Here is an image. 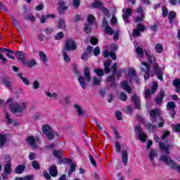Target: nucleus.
<instances>
[{
  "label": "nucleus",
  "instance_id": "obj_1",
  "mask_svg": "<svg viewBox=\"0 0 180 180\" xmlns=\"http://www.w3.org/2000/svg\"><path fill=\"white\" fill-rule=\"evenodd\" d=\"M6 103L8 105L11 113L15 116H22L23 112L27 109V102L20 101L13 103V98H8Z\"/></svg>",
  "mask_w": 180,
  "mask_h": 180
},
{
  "label": "nucleus",
  "instance_id": "obj_2",
  "mask_svg": "<svg viewBox=\"0 0 180 180\" xmlns=\"http://www.w3.org/2000/svg\"><path fill=\"white\" fill-rule=\"evenodd\" d=\"M75 74L77 76L78 82L83 89H86V82H91V70L85 67L84 70V76L81 75L79 71L75 69Z\"/></svg>",
  "mask_w": 180,
  "mask_h": 180
},
{
  "label": "nucleus",
  "instance_id": "obj_3",
  "mask_svg": "<svg viewBox=\"0 0 180 180\" xmlns=\"http://www.w3.org/2000/svg\"><path fill=\"white\" fill-rule=\"evenodd\" d=\"M160 113L161 110L158 108L152 110L150 112V115L153 122H155V120H157V116L158 117L159 120H160V122H158V127H162L164 126V120L160 117Z\"/></svg>",
  "mask_w": 180,
  "mask_h": 180
},
{
  "label": "nucleus",
  "instance_id": "obj_4",
  "mask_svg": "<svg viewBox=\"0 0 180 180\" xmlns=\"http://www.w3.org/2000/svg\"><path fill=\"white\" fill-rule=\"evenodd\" d=\"M42 131L44 134L48 137L49 140H53L54 138V132H53V129L50 125L45 124L42 127Z\"/></svg>",
  "mask_w": 180,
  "mask_h": 180
},
{
  "label": "nucleus",
  "instance_id": "obj_5",
  "mask_svg": "<svg viewBox=\"0 0 180 180\" xmlns=\"http://www.w3.org/2000/svg\"><path fill=\"white\" fill-rule=\"evenodd\" d=\"M65 51H74L77 50V44H75V41L72 39H68L65 44L64 49Z\"/></svg>",
  "mask_w": 180,
  "mask_h": 180
},
{
  "label": "nucleus",
  "instance_id": "obj_6",
  "mask_svg": "<svg viewBox=\"0 0 180 180\" xmlns=\"http://www.w3.org/2000/svg\"><path fill=\"white\" fill-rule=\"evenodd\" d=\"M87 22L89 24L85 25H84V32L85 33H91V25H92V23H94V22H95V16H94V15L90 14L87 16Z\"/></svg>",
  "mask_w": 180,
  "mask_h": 180
},
{
  "label": "nucleus",
  "instance_id": "obj_7",
  "mask_svg": "<svg viewBox=\"0 0 180 180\" xmlns=\"http://www.w3.org/2000/svg\"><path fill=\"white\" fill-rule=\"evenodd\" d=\"M138 16L134 18V22H143L144 20V8L139 7L136 9Z\"/></svg>",
  "mask_w": 180,
  "mask_h": 180
},
{
  "label": "nucleus",
  "instance_id": "obj_8",
  "mask_svg": "<svg viewBox=\"0 0 180 180\" xmlns=\"http://www.w3.org/2000/svg\"><path fill=\"white\" fill-rule=\"evenodd\" d=\"M135 129L138 132L141 141H142V143H146V141L147 140V135H146V134L143 132L141 127L137 125L135 127Z\"/></svg>",
  "mask_w": 180,
  "mask_h": 180
},
{
  "label": "nucleus",
  "instance_id": "obj_9",
  "mask_svg": "<svg viewBox=\"0 0 180 180\" xmlns=\"http://www.w3.org/2000/svg\"><path fill=\"white\" fill-rule=\"evenodd\" d=\"M157 155H158V151H157V150H152L149 152L148 158L152 167H155L154 158H155Z\"/></svg>",
  "mask_w": 180,
  "mask_h": 180
},
{
  "label": "nucleus",
  "instance_id": "obj_10",
  "mask_svg": "<svg viewBox=\"0 0 180 180\" xmlns=\"http://www.w3.org/2000/svg\"><path fill=\"white\" fill-rule=\"evenodd\" d=\"M159 146L160 150H162V151H164L165 154H169V150H172V148H174V145H172V143L165 145V143H159Z\"/></svg>",
  "mask_w": 180,
  "mask_h": 180
},
{
  "label": "nucleus",
  "instance_id": "obj_11",
  "mask_svg": "<svg viewBox=\"0 0 180 180\" xmlns=\"http://www.w3.org/2000/svg\"><path fill=\"white\" fill-rule=\"evenodd\" d=\"M142 70L146 72L144 75L145 81H147L150 78V65L146 62H142Z\"/></svg>",
  "mask_w": 180,
  "mask_h": 180
},
{
  "label": "nucleus",
  "instance_id": "obj_12",
  "mask_svg": "<svg viewBox=\"0 0 180 180\" xmlns=\"http://www.w3.org/2000/svg\"><path fill=\"white\" fill-rule=\"evenodd\" d=\"M27 143L32 146L33 148H37V141H39V138H34L33 136H28L26 139Z\"/></svg>",
  "mask_w": 180,
  "mask_h": 180
},
{
  "label": "nucleus",
  "instance_id": "obj_13",
  "mask_svg": "<svg viewBox=\"0 0 180 180\" xmlns=\"http://www.w3.org/2000/svg\"><path fill=\"white\" fill-rule=\"evenodd\" d=\"M58 5V11L60 15H63V13H64V11H67L68 6L65 5V2L64 1V0L59 1Z\"/></svg>",
  "mask_w": 180,
  "mask_h": 180
},
{
  "label": "nucleus",
  "instance_id": "obj_14",
  "mask_svg": "<svg viewBox=\"0 0 180 180\" xmlns=\"http://www.w3.org/2000/svg\"><path fill=\"white\" fill-rule=\"evenodd\" d=\"M122 12L124 15H122V18L127 23H129V18L131 16V9L130 8H124L122 9Z\"/></svg>",
  "mask_w": 180,
  "mask_h": 180
},
{
  "label": "nucleus",
  "instance_id": "obj_15",
  "mask_svg": "<svg viewBox=\"0 0 180 180\" xmlns=\"http://www.w3.org/2000/svg\"><path fill=\"white\" fill-rule=\"evenodd\" d=\"M160 161L165 162V164H167V165H171V167H174V160H171V158H168L165 155H162L160 157Z\"/></svg>",
  "mask_w": 180,
  "mask_h": 180
},
{
  "label": "nucleus",
  "instance_id": "obj_16",
  "mask_svg": "<svg viewBox=\"0 0 180 180\" xmlns=\"http://www.w3.org/2000/svg\"><path fill=\"white\" fill-rule=\"evenodd\" d=\"M157 89H158V84L155 82L152 86L151 91H150V89L146 90L145 98H148V96H150V95H151V94H154V92H155V91H157Z\"/></svg>",
  "mask_w": 180,
  "mask_h": 180
},
{
  "label": "nucleus",
  "instance_id": "obj_17",
  "mask_svg": "<svg viewBox=\"0 0 180 180\" xmlns=\"http://www.w3.org/2000/svg\"><path fill=\"white\" fill-rule=\"evenodd\" d=\"M93 6L94 8H100L101 11H102V12H103V13H105L106 15H108V13H109L108 9L104 8L103 4L99 1H96L94 3Z\"/></svg>",
  "mask_w": 180,
  "mask_h": 180
},
{
  "label": "nucleus",
  "instance_id": "obj_18",
  "mask_svg": "<svg viewBox=\"0 0 180 180\" xmlns=\"http://www.w3.org/2000/svg\"><path fill=\"white\" fill-rule=\"evenodd\" d=\"M146 27L143 24H139L136 29L134 30V36H140V32H144Z\"/></svg>",
  "mask_w": 180,
  "mask_h": 180
},
{
  "label": "nucleus",
  "instance_id": "obj_19",
  "mask_svg": "<svg viewBox=\"0 0 180 180\" xmlns=\"http://www.w3.org/2000/svg\"><path fill=\"white\" fill-rule=\"evenodd\" d=\"M122 161L124 165H127L129 161V152L126 150L122 151Z\"/></svg>",
  "mask_w": 180,
  "mask_h": 180
},
{
  "label": "nucleus",
  "instance_id": "obj_20",
  "mask_svg": "<svg viewBox=\"0 0 180 180\" xmlns=\"http://www.w3.org/2000/svg\"><path fill=\"white\" fill-rule=\"evenodd\" d=\"M39 58H41L44 65L49 67V62H47V55L43 51H39Z\"/></svg>",
  "mask_w": 180,
  "mask_h": 180
},
{
  "label": "nucleus",
  "instance_id": "obj_21",
  "mask_svg": "<svg viewBox=\"0 0 180 180\" xmlns=\"http://www.w3.org/2000/svg\"><path fill=\"white\" fill-rule=\"evenodd\" d=\"M131 101L134 102L136 109H140V98L139 97V96H132Z\"/></svg>",
  "mask_w": 180,
  "mask_h": 180
},
{
  "label": "nucleus",
  "instance_id": "obj_22",
  "mask_svg": "<svg viewBox=\"0 0 180 180\" xmlns=\"http://www.w3.org/2000/svg\"><path fill=\"white\" fill-rule=\"evenodd\" d=\"M15 57L18 58V60L21 61L22 65L23 63L26 61V60H25V53L22 51L15 52Z\"/></svg>",
  "mask_w": 180,
  "mask_h": 180
},
{
  "label": "nucleus",
  "instance_id": "obj_23",
  "mask_svg": "<svg viewBox=\"0 0 180 180\" xmlns=\"http://www.w3.org/2000/svg\"><path fill=\"white\" fill-rule=\"evenodd\" d=\"M121 85H122L123 89H124V91H126L128 94L131 93V87H130V86H129V82L124 81L122 82Z\"/></svg>",
  "mask_w": 180,
  "mask_h": 180
},
{
  "label": "nucleus",
  "instance_id": "obj_24",
  "mask_svg": "<svg viewBox=\"0 0 180 180\" xmlns=\"http://www.w3.org/2000/svg\"><path fill=\"white\" fill-rule=\"evenodd\" d=\"M37 63L35 60H25L23 62L22 65H25L26 67H30V68H32V67H34L36 65Z\"/></svg>",
  "mask_w": 180,
  "mask_h": 180
},
{
  "label": "nucleus",
  "instance_id": "obj_25",
  "mask_svg": "<svg viewBox=\"0 0 180 180\" xmlns=\"http://www.w3.org/2000/svg\"><path fill=\"white\" fill-rule=\"evenodd\" d=\"M50 18H56V15L54 14H47L46 15H42L40 18V22L41 23H46V22H47V19Z\"/></svg>",
  "mask_w": 180,
  "mask_h": 180
},
{
  "label": "nucleus",
  "instance_id": "obj_26",
  "mask_svg": "<svg viewBox=\"0 0 180 180\" xmlns=\"http://www.w3.org/2000/svg\"><path fill=\"white\" fill-rule=\"evenodd\" d=\"M63 57L65 63H70L71 61V58L70 57V55H68V52L65 51V49L63 50Z\"/></svg>",
  "mask_w": 180,
  "mask_h": 180
},
{
  "label": "nucleus",
  "instance_id": "obj_27",
  "mask_svg": "<svg viewBox=\"0 0 180 180\" xmlns=\"http://www.w3.org/2000/svg\"><path fill=\"white\" fill-rule=\"evenodd\" d=\"M155 50L156 53L161 54L162 53H164V46L161 44H156L155 46Z\"/></svg>",
  "mask_w": 180,
  "mask_h": 180
},
{
  "label": "nucleus",
  "instance_id": "obj_28",
  "mask_svg": "<svg viewBox=\"0 0 180 180\" xmlns=\"http://www.w3.org/2000/svg\"><path fill=\"white\" fill-rule=\"evenodd\" d=\"M5 143H6V134H0V148L5 146Z\"/></svg>",
  "mask_w": 180,
  "mask_h": 180
},
{
  "label": "nucleus",
  "instance_id": "obj_29",
  "mask_svg": "<svg viewBox=\"0 0 180 180\" xmlns=\"http://www.w3.org/2000/svg\"><path fill=\"white\" fill-rule=\"evenodd\" d=\"M175 18H176V13H175L174 11H170L168 14L169 22L172 24Z\"/></svg>",
  "mask_w": 180,
  "mask_h": 180
},
{
  "label": "nucleus",
  "instance_id": "obj_30",
  "mask_svg": "<svg viewBox=\"0 0 180 180\" xmlns=\"http://www.w3.org/2000/svg\"><path fill=\"white\" fill-rule=\"evenodd\" d=\"M145 54L146 56H147V58L150 61V63H153V61H155V58H154V56H153V53H151V51H150V50H146Z\"/></svg>",
  "mask_w": 180,
  "mask_h": 180
},
{
  "label": "nucleus",
  "instance_id": "obj_31",
  "mask_svg": "<svg viewBox=\"0 0 180 180\" xmlns=\"http://www.w3.org/2000/svg\"><path fill=\"white\" fill-rule=\"evenodd\" d=\"M108 56H110V57H111L112 60H116V53H115V52L111 51L109 53L108 51H105L103 52V56L105 57V58H106V57H108Z\"/></svg>",
  "mask_w": 180,
  "mask_h": 180
},
{
  "label": "nucleus",
  "instance_id": "obj_32",
  "mask_svg": "<svg viewBox=\"0 0 180 180\" xmlns=\"http://www.w3.org/2000/svg\"><path fill=\"white\" fill-rule=\"evenodd\" d=\"M49 173L51 176H57V167L53 165L49 168Z\"/></svg>",
  "mask_w": 180,
  "mask_h": 180
},
{
  "label": "nucleus",
  "instance_id": "obj_33",
  "mask_svg": "<svg viewBox=\"0 0 180 180\" xmlns=\"http://www.w3.org/2000/svg\"><path fill=\"white\" fill-rule=\"evenodd\" d=\"M25 168H26V166L25 165H18L14 170L15 174H22L23 171H25Z\"/></svg>",
  "mask_w": 180,
  "mask_h": 180
},
{
  "label": "nucleus",
  "instance_id": "obj_34",
  "mask_svg": "<svg viewBox=\"0 0 180 180\" xmlns=\"http://www.w3.org/2000/svg\"><path fill=\"white\" fill-rule=\"evenodd\" d=\"M58 29L65 30L67 25H65V20L64 19H60L58 22Z\"/></svg>",
  "mask_w": 180,
  "mask_h": 180
},
{
  "label": "nucleus",
  "instance_id": "obj_35",
  "mask_svg": "<svg viewBox=\"0 0 180 180\" xmlns=\"http://www.w3.org/2000/svg\"><path fill=\"white\" fill-rule=\"evenodd\" d=\"M101 82H102V77H93L92 79L93 85H95V86L101 85Z\"/></svg>",
  "mask_w": 180,
  "mask_h": 180
},
{
  "label": "nucleus",
  "instance_id": "obj_36",
  "mask_svg": "<svg viewBox=\"0 0 180 180\" xmlns=\"http://www.w3.org/2000/svg\"><path fill=\"white\" fill-rule=\"evenodd\" d=\"M110 64H112V61L110 60H108L104 63V70L106 74H109V72H110V68H109L110 67Z\"/></svg>",
  "mask_w": 180,
  "mask_h": 180
},
{
  "label": "nucleus",
  "instance_id": "obj_37",
  "mask_svg": "<svg viewBox=\"0 0 180 180\" xmlns=\"http://www.w3.org/2000/svg\"><path fill=\"white\" fill-rule=\"evenodd\" d=\"M46 96L48 98H52V99H58V94L57 93H51L50 91H47L46 93Z\"/></svg>",
  "mask_w": 180,
  "mask_h": 180
},
{
  "label": "nucleus",
  "instance_id": "obj_38",
  "mask_svg": "<svg viewBox=\"0 0 180 180\" xmlns=\"http://www.w3.org/2000/svg\"><path fill=\"white\" fill-rule=\"evenodd\" d=\"M145 126H146V129L148 130H149V131H154V130H155V129H157V126H153L150 122H146L145 124Z\"/></svg>",
  "mask_w": 180,
  "mask_h": 180
},
{
  "label": "nucleus",
  "instance_id": "obj_39",
  "mask_svg": "<svg viewBox=\"0 0 180 180\" xmlns=\"http://www.w3.org/2000/svg\"><path fill=\"white\" fill-rule=\"evenodd\" d=\"M136 53L138 55V57H139V58H141L143 56H144V51H143V49H141V47L138 46L136 48Z\"/></svg>",
  "mask_w": 180,
  "mask_h": 180
},
{
  "label": "nucleus",
  "instance_id": "obj_40",
  "mask_svg": "<svg viewBox=\"0 0 180 180\" xmlns=\"http://www.w3.org/2000/svg\"><path fill=\"white\" fill-rule=\"evenodd\" d=\"M5 119L7 121L8 124H12V122H13V120L12 119V117H11V114L6 112Z\"/></svg>",
  "mask_w": 180,
  "mask_h": 180
},
{
  "label": "nucleus",
  "instance_id": "obj_41",
  "mask_svg": "<svg viewBox=\"0 0 180 180\" xmlns=\"http://www.w3.org/2000/svg\"><path fill=\"white\" fill-rule=\"evenodd\" d=\"M11 162H7L4 166V173L11 174Z\"/></svg>",
  "mask_w": 180,
  "mask_h": 180
},
{
  "label": "nucleus",
  "instance_id": "obj_42",
  "mask_svg": "<svg viewBox=\"0 0 180 180\" xmlns=\"http://www.w3.org/2000/svg\"><path fill=\"white\" fill-rule=\"evenodd\" d=\"M164 98V91H162L160 93V95L155 99L156 103H161L162 102V98Z\"/></svg>",
  "mask_w": 180,
  "mask_h": 180
},
{
  "label": "nucleus",
  "instance_id": "obj_43",
  "mask_svg": "<svg viewBox=\"0 0 180 180\" xmlns=\"http://www.w3.org/2000/svg\"><path fill=\"white\" fill-rule=\"evenodd\" d=\"M74 108L75 110H77L78 115H82L84 113L82 108L79 104H74Z\"/></svg>",
  "mask_w": 180,
  "mask_h": 180
},
{
  "label": "nucleus",
  "instance_id": "obj_44",
  "mask_svg": "<svg viewBox=\"0 0 180 180\" xmlns=\"http://www.w3.org/2000/svg\"><path fill=\"white\" fill-rule=\"evenodd\" d=\"M94 72H95L98 77H100V78L104 75L103 70L102 69H94Z\"/></svg>",
  "mask_w": 180,
  "mask_h": 180
},
{
  "label": "nucleus",
  "instance_id": "obj_45",
  "mask_svg": "<svg viewBox=\"0 0 180 180\" xmlns=\"http://www.w3.org/2000/svg\"><path fill=\"white\" fill-rule=\"evenodd\" d=\"M105 32L107 33V34H110V36H112V34L115 33V30H113L110 26L105 27Z\"/></svg>",
  "mask_w": 180,
  "mask_h": 180
},
{
  "label": "nucleus",
  "instance_id": "obj_46",
  "mask_svg": "<svg viewBox=\"0 0 180 180\" xmlns=\"http://www.w3.org/2000/svg\"><path fill=\"white\" fill-rule=\"evenodd\" d=\"M18 77H19L22 80V82L25 84V85H27V86L30 85V82H29V79H27V78L26 77H22V74H18Z\"/></svg>",
  "mask_w": 180,
  "mask_h": 180
},
{
  "label": "nucleus",
  "instance_id": "obj_47",
  "mask_svg": "<svg viewBox=\"0 0 180 180\" xmlns=\"http://www.w3.org/2000/svg\"><path fill=\"white\" fill-rule=\"evenodd\" d=\"M175 106H176L175 103L172 101H169L167 105V108L168 110H172L175 109Z\"/></svg>",
  "mask_w": 180,
  "mask_h": 180
},
{
  "label": "nucleus",
  "instance_id": "obj_48",
  "mask_svg": "<svg viewBox=\"0 0 180 180\" xmlns=\"http://www.w3.org/2000/svg\"><path fill=\"white\" fill-rule=\"evenodd\" d=\"M119 99H120L123 102H125V101H127V95L125 94L124 92H121L119 94Z\"/></svg>",
  "mask_w": 180,
  "mask_h": 180
},
{
  "label": "nucleus",
  "instance_id": "obj_49",
  "mask_svg": "<svg viewBox=\"0 0 180 180\" xmlns=\"http://www.w3.org/2000/svg\"><path fill=\"white\" fill-rule=\"evenodd\" d=\"M64 37V33L63 32H58L55 36V40H61Z\"/></svg>",
  "mask_w": 180,
  "mask_h": 180
},
{
  "label": "nucleus",
  "instance_id": "obj_50",
  "mask_svg": "<svg viewBox=\"0 0 180 180\" xmlns=\"http://www.w3.org/2000/svg\"><path fill=\"white\" fill-rule=\"evenodd\" d=\"M15 180H33V176H25V177H16Z\"/></svg>",
  "mask_w": 180,
  "mask_h": 180
},
{
  "label": "nucleus",
  "instance_id": "obj_51",
  "mask_svg": "<svg viewBox=\"0 0 180 180\" xmlns=\"http://www.w3.org/2000/svg\"><path fill=\"white\" fill-rule=\"evenodd\" d=\"M53 155L57 158H61V155H63V150H55L53 152Z\"/></svg>",
  "mask_w": 180,
  "mask_h": 180
},
{
  "label": "nucleus",
  "instance_id": "obj_52",
  "mask_svg": "<svg viewBox=\"0 0 180 180\" xmlns=\"http://www.w3.org/2000/svg\"><path fill=\"white\" fill-rule=\"evenodd\" d=\"M162 17L167 18V16H168V8H166L165 6H163L162 8Z\"/></svg>",
  "mask_w": 180,
  "mask_h": 180
},
{
  "label": "nucleus",
  "instance_id": "obj_53",
  "mask_svg": "<svg viewBox=\"0 0 180 180\" xmlns=\"http://www.w3.org/2000/svg\"><path fill=\"white\" fill-rule=\"evenodd\" d=\"M26 20H30V22H36V18L32 15H29L25 17Z\"/></svg>",
  "mask_w": 180,
  "mask_h": 180
},
{
  "label": "nucleus",
  "instance_id": "obj_54",
  "mask_svg": "<svg viewBox=\"0 0 180 180\" xmlns=\"http://www.w3.org/2000/svg\"><path fill=\"white\" fill-rule=\"evenodd\" d=\"M11 20H12L13 24L14 25V26L15 27H18V26H19V22H18L16 20V19H15V17H13V15H11Z\"/></svg>",
  "mask_w": 180,
  "mask_h": 180
},
{
  "label": "nucleus",
  "instance_id": "obj_55",
  "mask_svg": "<svg viewBox=\"0 0 180 180\" xmlns=\"http://www.w3.org/2000/svg\"><path fill=\"white\" fill-rule=\"evenodd\" d=\"M115 150L117 153H120V150H122V146L120 145V143H115Z\"/></svg>",
  "mask_w": 180,
  "mask_h": 180
},
{
  "label": "nucleus",
  "instance_id": "obj_56",
  "mask_svg": "<svg viewBox=\"0 0 180 180\" xmlns=\"http://www.w3.org/2000/svg\"><path fill=\"white\" fill-rule=\"evenodd\" d=\"M169 134H170L169 131H165L162 136V140H165V139L169 136Z\"/></svg>",
  "mask_w": 180,
  "mask_h": 180
},
{
  "label": "nucleus",
  "instance_id": "obj_57",
  "mask_svg": "<svg viewBox=\"0 0 180 180\" xmlns=\"http://www.w3.org/2000/svg\"><path fill=\"white\" fill-rule=\"evenodd\" d=\"M96 124L98 130H103V127H104L103 124L98 122V121H96Z\"/></svg>",
  "mask_w": 180,
  "mask_h": 180
},
{
  "label": "nucleus",
  "instance_id": "obj_58",
  "mask_svg": "<svg viewBox=\"0 0 180 180\" xmlns=\"http://www.w3.org/2000/svg\"><path fill=\"white\" fill-rule=\"evenodd\" d=\"M32 167L35 169H40V165H39V162H37V161H33L32 162Z\"/></svg>",
  "mask_w": 180,
  "mask_h": 180
},
{
  "label": "nucleus",
  "instance_id": "obj_59",
  "mask_svg": "<svg viewBox=\"0 0 180 180\" xmlns=\"http://www.w3.org/2000/svg\"><path fill=\"white\" fill-rule=\"evenodd\" d=\"M76 167L77 166L75 165V164L71 163L69 174H72V172H74V171H75Z\"/></svg>",
  "mask_w": 180,
  "mask_h": 180
},
{
  "label": "nucleus",
  "instance_id": "obj_60",
  "mask_svg": "<svg viewBox=\"0 0 180 180\" xmlns=\"http://www.w3.org/2000/svg\"><path fill=\"white\" fill-rule=\"evenodd\" d=\"M32 85L34 89H39V88H40V83H39L37 81H34Z\"/></svg>",
  "mask_w": 180,
  "mask_h": 180
},
{
  "label": "nucleus",
  "instance_id": "obj_61",
  "mask_svg": "<svg viewBox=\"0 0 180 180\" xmlns=\"http://www.w3.org/2000/svg\"><path fill=\"white\" fill-rule=\"evenodd\" d=\"M106 82H112L113 84H112V85H115V77H113V76H110L108 78H107Z\"/></svg>",
  "mask_w": 180,
  "mask_h": 180
},
{
  "label": "nucleus",
  "instance_id": "obj_62",
  "mask_svg": "<svg viewBox=\"0 0 180 180\" xmlns=\"http://www.w3.org/2000/svg\"><path fill=\"white\" fill-rule=\"evenodd\" d=\"M89 160L92 164V165H94V167L96 166V162L95 161V159H94V156H92L91 155H89Z\"/></svg>",
  "mask_w": 180,
  "mask_h": 180
},
{
  "label": "nucleus",
  "instance_id": "obj_63",
  "mask_svg": "<svg viewBox=\"0 0 180 180\" xmlns=\"http://www.w3.org/2000/svg\"><path fill=\"white\" fill-rule=\"evenodd\" d=\"M156 74L160 81H163L164 78L162 77V71L158 72Z\"/></svg>",
  "mask_w": 180,
  "mask_h": 180
},
{
  "label": "nucleus",
  "instance_id": "obj_64",
  "mask_svg": "<svg viewBox=\"0 0 180 180\" xmlns=\"http://www.w3.org/2000/svg\"><path fill=\"white\" fill-rule=\"evenodd\" d=\"M173 85L174 86H176V88L177 86H179V85H180V79H176L174 82H173Z\"/></svg>",
  "mask_w": 180,
  "mask_h": 180
}]
</instances>
